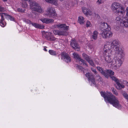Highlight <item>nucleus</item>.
<instances>
[{"label":"nucleus","instance_id":"obj_1","mask_svg":"<svg viewBox=\"0 0 128 128\" xmlns=\"http://www.w3.org/2000/svg\"><path fill=\"white\" fill-rule=\"evenodd\" d=\"M112 44L110 48L114 49V52L112 66L113 69L117 70L123 64L122 59L125 55V53L124 50L120 48V44L119 45L118 42H114Z\"/></svg>","mask_w":128,"mask_h":128},{"label":"nucleus","instance_id":"obj_2","mask_svg":"<svg viewBox=\"0 0 128 128\" xmlns=\"http://www.w3.org/2000/svg\"><path fill=\"white\" fill-rule=\"evenodd\" d=\"M116 42L118 43L119 45L120 44V42L119 41L115 39L110 42H106L104 46L103 54L104 60L106 62L110 64L112 66L113 61L112 56L113 52L112 50H114V49L110 48V46L112 45V43Z\"/></svg>","mask_w":128,"mask_h":128},{"label":"nucleus","instance_id":"obj_3","mask_svg":"<svg viewBox=\"0 0 128 128\" xmlns=\"http://www.w3.org/2000/svg\"><path fill=\"white\" fill-rule=\"evenodd\" d=\"M100 94L101 96L104 98L105 102H108L114 106L118 109L121 108V106L118 98L111 93L108 92H101Z\"/></svg>","mask_w":128,"mask_h":128},{"label":"nucleus","instance_id":"obj_4","mask_svg":"<svg viewBox=\"0 0 128 128\" xmlns=\"http://www.w3.org/2000/svg\"><path fill=\"white\" fill-rule=\"evenodd\" d=\"M56 27L58 28H63V30H54L53 31V32L55 34L59 36H66L68 34L67 30L68 29V26H66L65 24H58L56 25Z\"/></svg>","mask_w":128,"mask_h":128},{"label":"nucleus","instance_id":"obj_5","mask_svg":"<svg viewBox=\"0 0 128 128\" xmlns=\"http://www.w3.org/2000/svg\"><path fill=\"white\" fill-rule=\"evenodd\" d=\"M110 28L107 30H103L102 31L101 35L103 38L106 39L111 37L113 35L112 32L110 31Z\"/></svg>","mask_w":128,"mask_h":128},{"label":"nucleus","instance_id":"obj_6","mask_svg":"<svg viewBox=\"0 0 128 128\" xmlns=\"http://www.w3.org/2000/svg\"><path fill=\"white\" fill-rule=\"evenodd\" d=\"M48 17L53 18L56 16L55 11L51 6L48 8L47 13L46 14Z\"/></svg>","mask_w":128,"mask_h":128},{"label":"nucleus","instance_id":"obj_7","mask_svg":"<svg viewBox=\"0 0 128 128\" xmlns=\"http://www.w3.org/2000/svg\"><path fill=\"white\" fill-rule=\"evenodd\" d=\"M102 74L104 75L106 78H108V76L111 78L112 80L116 82H116L119 81L115 77L112 76V75L114 74V72H101Z\"/></svg>","mask_w":128,"mask_h":128},{"label":"nucleus","instance_id":"obj_8","mask_svg":"<svg viewBox=\"0 0 128 128\" xmlns=\"http://www.w3.org/2000/svg\"><path fill=\"white\" fill-rule=\"evenodd\" d=\"M70 45L76 50L79 51L80 50V47L77 42L75 40H72L70 44Z\"/></svg>","mask_w":128,"mask_h":128},{"label":"nucleus","instance_id":"obj_9","mask_svg":"<svg viewBox=\"0 0 128 128\" xmlns=\"http://www.w3.org/2000/svg\"><path fill=\"white\" fill-rule=\"evenodd\" d=\"M61 58H64V60L67 62H71V59L68 54L64 52H62L61 54Z\"/></svg>","mask_w":128,"mask_h":128},{"label":"nucleus","instance_id":"obj_10","mask_svg":"<svg viewBox=\"0 0 128 128\" xmlns=\"http://www.w3.org/2000/svg\"><path fill=\"white\" fill-rule=\"evenodd\" d=\"M85 75L88 78L89 80H91L93 84L94 85L96 84L94 79V76L91 72H86V74H85Z\"/></svg>","mask_w":128,"mask_h":128},{"label":"nucleus","instance_id":"obj_11","mask_svg":"<svg viewBox=\"0 0 128 128\" xmlns=\"http://www.w3.org/2000/svg\"><path fill=\"white\" fill-rule=\"evenodd\" d=\"M40 20L43 23L49 24L53 22V20L46 18H41Z\"/></svg>","mask_w":128,"mask_h":128},{"label":"nucleus","instance_id":"obj_12","mask_svg":"<svg viewBox=\"0 0 128 128\" xmlns=\"http://www.w3.org/2000/svg\"><path fill=\"white\" fill-rule=\"evenodd\" d=\"M100 24V28L101 29L103 28L104 30H107L109 29V28H110V26L106 23L101 22Z\"/></svg>","mask_w":128,"mask_h":128},{"label":"nucleus","instance_id":"obj_13","mask_svg":"<svg viewBox=\"0 0 128 128\" xmlns=\"http://www.w3.org/2000/svg\"><path fill=\"white\" fill-rule=\"evenodd\" d=\"M124 8L123 6H121L115 12L118 13V15H120L121 14L122 15H123L124 14Z\"/></svg>","mask_w":128,"mask_h":128},{"label":"nucleus","instance_id":"obj_14","mask_svg":"<svg viewBox=\"0 0 128 128\" xmlns=\"http://www.w3.org/2000/svg\"><path fill=\"white\" fill-rule=\"evenodd\" d=\"M121 6L120 4L116 2H114L112 5V9L113 10H117Z\"/></svg>","mask_w":128,"mask_h":128},{"label":"nucleus","instance_id":"obj_15","mask_svg":"<svg viewBox=\"0 0 128 128\" xmlns=\"http://www.w3.org/2000/svg\"><path fill=\"white\" fill-rule=\"evenodd\" d=\"M122 20L120 24V25L125 27H128V19L122 18Z\"/></svg>","mask_w":128,"mask_h":128},{"label":"nucleus","instance_id":"obj_16","mask_svg":"<svg viewBox=\"0 0 128 128\" xmlns=\"http://www.w3.org/2000/svg\"><path fill=\"white\" fill-rule=\"evenodd\" d=\"M48 36H47L46 38L48 40L53 41L55 40L56 38L52 35V34L50 32L48 33Z\"/></svg>","mask_w":128,"mask_h":128},{"label":"nucleus","instance_id":"obj_17","mask_svg":"<svg viewBox=\"0 0 128 128\" xmlns=\"http://www.w3.org/2000/svg\"><path fill=\"white\" fill-rule=\"evenodd\" d=\"M82 9L83 12L87 16L88 15H91L92 14V12L89 9L84 7L82 8Z\"/></svg>","mask_w":128,"mask_h":128},{"label":"nucleus","instance_id":"obj_18","mask_svg":"<svg viewBox=\"0 0 128 128\" xmlns=\"http://www.w3.org/2000/svg\"><path fill=\"white\" fill-rule=\"evenodd\" d=\"M98 33L97 31L94 30V31L91 36V38L94 40H96L98 38Z\"/></svg>","mask_w":128,"mask_h":128},{"label":"nucleus","instance_id":"obj_19","mask_svg":"<svg viewBox=\"0 0 128 128\" xmlns=\"http://www.w3.org/2000/svg\"><path fill=\"white\" fill-rule=\"evenodd\" d=\"M2 16H4L5 17L9 19L10 20L14 21V18L13 17L11 16L8 15L7 14L2 13Z\"/></svg>","mask_w":128,"mask_h":128},{"label":"nucleus","instance_id":"obj_20","mask_svg":"<svg viewBox=\"0 0 128 128\" xmlns=\"http://www.w3.org/2000/svg\"><path fill=\"white\" fill-rule=\"evenodd\" d=\"M0 16H1V19L0 22V24L1 26L4 27L6 25V23L4 21V16H2V13L0 14Z\"/></svg>","mask_w":128,"mask_h":128},{"label":"nucleus","instance_id":"obj_21","mask_svg":"<svg viewBox=\"0 0 128 128\" xmlns=\"http://www.w3.org/2000/svg\"><path fill=\"white\" fill-rule=\"evenodd\" d=\"M48 2L53 4L56 5H57L58 0H45Z\"/></svg>","mask_w":128,"mask_h":128},{"label":"nucleus","instance_id":"obj_22","mask_svg":"<svg viewBox=\"0 0 128 128\" xmlns=\"http://www.w3.org/2000/svg\"><path fill=\"white\" fill-rule=\"evenodd\" d=\"M116 84L117 86H116V88L117 89L120 90L122 88H123L124 87V86L123 84H120L119 81L118 82H116Z\"/></svg>","mask_w":128,"mask_h":128},{"label":"nucleus","instance_id":"obj_23","mask_svg":"<svg viewBox=\"0 0 128 128\" xmlns=\"http://www.w3.org/2000/svg\"><path fill=\"white\" fill-rule=\"evenodd\" d=\"M78 21L80 24H83L84 22V18L82 16H80L78 17Z\"/></svg>","mask_w":128,"mask_h":128},{"label":"nucleus","instance_id":"obj_24","mask_svg":"<svg viewBox=\"0 0 128 128\" xmlns=\"http://www.w3.org/2000/svg\"><path fill=\"white\" fill-rule=\"evenodd\" d=\"M78 60H79V63L80 64H83V65L85 66H86L88 67V66L87 64L86 63V61L81 58Z\"/></svg>","mask_w":128,"mask_h":128},{"label":"nucleus","instance_id":"obj_25","mask_svg":"<svg viewBox=\"0 0 128 128\" xmlns=\"http://www.w3.org/2000/svg\"><path fill=\"white\" fill-rule=\"evenodd\" d=\"M122 18H123V17H121L120 16L117 17L116 19V22L118 24H120L122 20Z\"/></svg>","mask_w":128,"mask_h":128},{"label":"nucleus","instance_id":"obj_26","mask_svg":"<svg viewBox=\"0 0 128 128\" xmlns=\"http://www.w3.org/2000/svg\"><path fill=\"white\" fill-rule=\"evenodd\" d=\"M72 54L74 56V58L78 60L80 59V58L78 54L76 52H74Z\"/></svg>","mask_w":128,"mask_h":128},{"label":"nucleus","instance_id":"obj_27","mask_svg":"<svg viewBox=\"0 0 128 128\" xmlns=\"http://www.w3.org/2000/svg\"><path fill=\"white\" fill-rule=\"evenodd\" d=\"M49 53L52 56H56V51L53 50H49L48 51Z\"/></svg>","mask_w":128,"mask_h":128},{"label":"nucleus","instance_id":"obj_28","mask_svg":"<svg viewBox=\"0 0 128 128\" xmlns=\"http://www.w3.org/2000/svg\"><path fill=\"white\" fill-rule=\"evenodd\" d=\"M75 66L76 67V69L78 70H80L81 71H83L84 72L85 71L84 70V69L82 67L78 65V64H76L75 65ZM85 70H86L84 69Z\"/></svg>","mask_w":128,"mask_h":128},{"label":"nucleus","instance_id":"obj_29","mask_svg":"<svg viewBox=\"0 0 128 128\" xmlns=\"http://www.w3.org/2000/svg\"><path fill=\"white\" fill-rule=\"evenodd\" d=\"M82 56L84 59L87 61L90 58V57L85 54L84 53L82 54Z\"/></svg>","mask_w":128,"mask_h":128},{"label":"nucleus","instance_id":"obj_30","mask_svg":"<svg viewBox=\"0 0 128 128\" xmlns=\"http://www.w3.org/2000/svg\"><path fill=\"white\" fill-rule=\"evenodd\" d=\"M95 78L96 80L98 81L99 82H102V78L98 75L96 76Z\"/></svg>","mask_w":128,"mask_h":128},{"label":"nucleus","instance_id":"obj_31","mask_svg":"<svg viewBox=\"0 0 128 128\" xmlns=\"http://www.w3.org/2000/svg\"><path fill=\"white\" fill-rule=\"evenodd\" d=\"M87 61L92 66H95V64H94L93 61L92 59L90 58Z\"/></svg>","mask_w":128,"mask_h":128},{"label":"nucleus","instance_id":"obj_32","mask_svg":"<svg viewBox=\"0 0 128 128\" xmlns=\"http://www.w3.org/2000/svg\"><path fill=\"white\" fill-rule=\"evenodd\" d=\"M111 90L113 93L116 96L118 95V92L115 89H114L113 88H111Z\"/></svg>","mask_w":128,"mask_h":128},{"label":"nucleus","instance_id":"obj_33","mask_svg":"<svg viewBox=\"0 0 128 128\" xmlns=\"http://www.w3.org/2000/svg\"><path fill=\"white\" fill-rule=\"evenodd\" d=\"M23 21L28 24H31L32 23L31 21L29 20L26 19L25 18H23L22 19Z\"/></svg>","mask_w":128,"mask_h":128},{"label":"nucleus","instance_id":"obj_34","mask_svg":"<svg viewBox=\"0 0 128 128\" xmlns=\"http://www.w3.org/2000/svg\"><path fill=\"white\" fill-rule=\"evenodd\" d=\"M22 6L24 8H26L28 7V4L26 2H22Z\"/></svg>","mask_w":128,"mask_h":128},{"label":"nucleus","instance_id":"obj_35","mask_svg":"<svg viewBox=\"0 0 128 128\" xmlns=\"http://www.w3.org/2000/svg\"><path fill=\"white\" fill-rule=\"evenodd\" d=\"M86 27H88L91 26L92 24L90 21L87 20L86 24Z\"/></svg>","mask_w":128,"mask_h":128},{"label":"nucleus","instance_id":"obj_36","mask_svg":"<svg viewBox=\"0 0 128 128\" xmlns=\"http://www.w3.org/2000/svg\"><path fill=\"white\" fill-rule=\"evenodd\" d=\"M122 94L125 98L128 100V94L124 92L122 93Z\"/></svg>","mask_w":128,"mask_h":128},{"label":"nucleus","instance_id":"obj_37","mask_svg":"<svg viewBox=\"0 0 128 128\" xmlns=\"http://www.w3.org/2000/svg\"><path fill=\"white\" fill-rule=\"evenodd\" d=\"M38 27L37 28H39L40 29H44V26L43 25L40 24H38Z\"/></svg>","mask_w":128,"mask_h":128},{"label":"nucleus","instance_id":"obj_38","mask_svg":"<svg viewBox=\"0 0 128 128\" xmlns=\"http://www.w3.org/2000/svg\"><path fill=\"white\" fill-rule=\"evenodd\" d=\"M31 24L36 28H37L38 27V24L34 22H32Z\"/></svg>","mask_w":128,"mask_h":128},{"label":"nucleus","instance_id":"obj_39","mask_svg":"<svg viewBox=\"0 0 128 128\" xmlns=\"http://www.w3.org/2000/svg\"><path fill=\"white\" fill-rule=\"evenodd\" d=\"M97 68L98 70L100 72H104L103 69L102 68L97 66Z\"/></svg>","mask_w":128,"mask_h":128},{"label":"nucleus","instance_id":"obj_40","mask_svg":"<svg viewBox=\"0 0 128 128\" xmlns=\"http://www.w3.org/2000/svg\"><path fill=\"white\" fill-rule=\"evenodd\" d=\"M17 10L18 12H24L25 11V10H22L21 8H18L17 9Z\"/></svg>","mask_w":128,"mask_h":128},{"label":"nucleus","instance_id":"obj_41","mask_svg":"<svg viewBox=\"0 0 128 128\" xmlns=\"http://www.w3.org/2000/svg\"><path fill=\"white\" fill-rule=\"evenodd\" d=\"M5 10V9L4 8L2 7L1 6H0V11L3 12Z\"/></svg>","mask_w":128,"mask_h":128},{"label":"nucleus","instance_id":"obj_42","mask_svg":"<svg viewBox=\"0 0 128 128\" xmlns=\"http://www.w3.org/2000/svg\"><path fill=\"white\" fill-rule=\"evenodd\" d=\"M102 1L101 0H98L96 1V3L98 5H99L102 4Z\"/></svg>","mask_w":128,"mask_h":128},{"label":"nucleus","instance_id":"obj_43","mask_svg":"<svg viewBox=\"0 0 128 128\" xmlns=\"http://www.w3.org/2000/svg\"><path fill=\"white\" fill-rule=\"evenodd\" d=\"M126 16L128 18V7H127L126 9Z\"/></svg>","mask_w":128,"mask_h":128},{"label":"nucleus","instance_id":"obj_44","mask_svg":"<svg viewBox=\"0 0 128 128\" xmlns=\"http://www.w3.org/2000/svg\"><path fill=\"white\" fill-rule=\"evenodd\" d=\"M106 70V72H113L112 71V70L110 69H108Z\"/></svg>","mask_w":128,"mask_h":128},{"label":"nucleus","instance_id":"obj_45","mask_svg":"<svg viewBox=\"0 0 128 128\" xmlns=\"http://www.w3.org/2000/svg\"><path fill=\"white\" fill-rule=\"evenodd\" d=\"M92 71L94 72H96V70L94 69L93 68H91Z\"/></svg>","mask_w":128,"mask_h":128},{"label":"nucleus","instance_id":"obj_46","mask_svg":"<svg viewBox=\"0 0 128 128\" xmlns=\"http://www.w3.org/2000/svg\"><path fill=\"white\" fill-rule=\"evenodd\" d=\"M128 2H125V4H124V5L126 7H127L128 6Z\"/></svg>","mask_w":128,"mask_h":128},{"label":"nucleus","instance_id":"obj_47","mask_svg":"<svg viewBox=\"0 0 128 128\" xmlns=\"http://www.w3.org/2000/svg\"><path fill=\"white\" fill-rule=\"evenodd\" d=\"M46 46H44V50L45 51H47V50L46 49Z\"/></svg>","mask_w":128,"mask_h":128},{"label":"nucleus","instance_id":"obj_48","mask_svg":"<svg viewBox=\"0 0 128 128\" xmlns=\"http://www.w3.org/2000/svg\"><path fill=\"white\" fill-rule=\"evenodd\" d=\"M28 16L30 17H31V16L30 15V14Z\"/></svg>","mask_w":128,"mask_h":128},{"label":"nucleus","instance_id":"obj_49","mask_svg":"<svg viewBox=\"0 0 128 128\" xmlns=\"http://www.w3.org/2000/svg\"><path fill=\"white\" fill-rule=\"evenodd\" d=\"M96 63L97 64H99V63L98 62H96Z\"/></svg>","mask_w":128,"mask_h":128},{"label":"nucleus","instance_id":"obj_50","mask_svg":"<svg viewBox=\"0 0 128 128\" xmlns=\"http://www.w3.org/2000/svg\"><path fill=\"white\" fill-rule=\"evenodd\" d=\"M60 1H63L64 0H60Z\"/></svg>","mask_w":128,"mask_h":128},{"label":"nucleus","instance_id":"obj_51","mask_svg":"<svg viewBox=\"0 0 128 128\" xmlns=\"http://www.w3.org/2000/svg\"><path fill=\"white\" fill-rule=\"evenodd\" d=\"M127 85L128 86V82H127Z\"/></svg>","mask_w":128,"mask_h":128}]
</instances>
